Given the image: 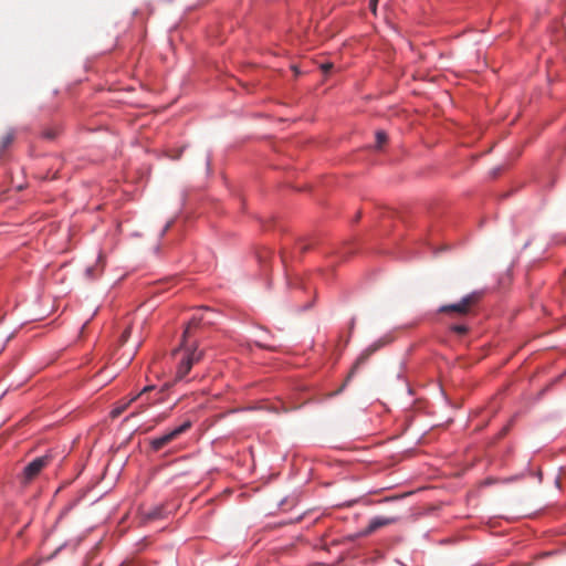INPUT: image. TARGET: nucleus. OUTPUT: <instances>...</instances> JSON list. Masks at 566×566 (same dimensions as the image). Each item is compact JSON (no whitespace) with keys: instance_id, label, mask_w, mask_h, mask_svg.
<instances>
[{"instance_id":"obj_1","label":"nucleus","mask_w":566,"mask_h":566,"mask_svg":"<svg viewBox=\"0 0 566 566\" xmlns=\"http://www.w3.org/2000/svg\"><path fill=\"white\" fill-rule=\"evenodd\" d=\"M211 313L206 308L200 315H193L182 334L180 347L174 352L176 358L179 359L176 380H184L190 371L193 364L198 363L202 357V352L197 348V340L193 338L196 329L203 324H211L206 314Z\"/></svg>"},{"instance_id":"obj_2","label":"nucleus","mask_w":566,"mask_h":566,"mask_svg":"<svg viewBox=\"0 0 566 566\" xmlns=\"http://www.w3.org/2000/svg\"><path fill=\"white\" fill-rule=\"evenodd\" d=\"M482 296V292H472L462 297L457 303L440 306L438 312L441 314L450 315L453 318H463L472 312V310L481 301Z\"/></svg>"},{"instance_id":"obj_3","label":"nucleus","mask_w":566,"mask_h":566,"mask_svg":"<svg viewBox=\"0 0 566 566\" xmlns=\"http://www.w3.org/2000/svg\"><path fill=\"white\" fill-rule=\"evenodd\" d=\"M52 460L53 455L48 453L35 458L30 463H28L22 472V483L29 484L31 481H33L40 474V472L52 462Z\"/></svg>"},{"instance_id":"obj_4","label":"nucleus","mask_w":566,"mask_h":566,"mask_svg":"<svg viewBox=\"0 0 566 566\" xmlns=\"http://www.w3.org/2000/svg\"><path fill=\"white\" fill-rule=\"evenodd\" d=\"M190 427H191V422L185 421L182 424L166 432L165 434L151 439L150 440L151 450L155 452L161 450L164 447L169 444L171 441L176 440L180 434L186 432Z\"/></svg>"},{"instance_id":"obj_5","label":"nucleus","mask_w":566,"mask_h":566,"mask_svg":"<svg viewBox=\"0 0 566 566\" xmlns=\"http://www.w3.org/2000/svg\"><path fill=\"white\" fill-rule=\"evenodd\" d=\"M398 520V516H375L369 521L366 530L363 531V535H370L371 533L376 532L381 527L397 523Z\"/></svg>"},{"instance_id":"obj_6","label":"nucleus","mask_w":566,"mask_h":566,"mask_svg":"<svg viewBox=\"0 0 566 566\" xmlns=\"http://www.w3.org/2000/svg\"><path fill=\"white\" fill-rule=\"evenodd\" d=\"M376 350V347H371V348H368L366 349L365 352H363L360 354V356L356 359V361L354 363V365L352 366L346 379H345V382L343 384V386L339 388V391H342L344 389V387L348 384V381L354 377V375L358 371V369L360 368V366H363L367 360L368 358L370 357V355Z\"/></svg>"},{"instance_id":"obj_7","label":"nucleus","mask_w":566,"mask_h":566,"mask_svg":"<svg viewBox=\"0 0 566 566\" xmlns=\"http://www.w3.org/2000/svg\"><path fill=\"white\" fill-rule=\"evenodd\" d=\"M14 139H15V133L12 129L8 130L0 138V155H2L12 145Z\"/></svg>"},{"instance_id":"obj_8","label":"nucleus","mask_w":566,"mask_h":566,"mask_svg":"<svg viewBox=\"0 0 566 566\" xmlns=\"http://www.w3.org/2000/svg\"><path fill=\"white\" fill-rule=\"evenodd\" d=\"M128 407H129V402H127L126 400L119 401L115 406V408L111 411V417L113 419L119 417L124 411L127 410Z\"/></svg>"},{"instance_id":"obj_9","label":"nucleus","mask_w":566,"mask_h":566,"mask_svg":"<svg viewBox=\"0 0 566 566\" xmlns=\"http://www.w3.org/2000/svg\"><path fill=\"white\" fill-rule=\"evenodd\" d=\"M388 136L384 130H378L376 133V145L377 149H381V147L387 143Z\"/></svg>"},{"instance_id":"obj_10","label":"nucleus","mask_w":566,"mask_h":566,"mask_svg":"<svg viewBox=\"0 0 566 566\" xmlns=\"http://www.w3.org/2000/svg\"><path fill=\"white\" fill-rule=\"evenodd\" d=\"M450 329L458 335H465L469 332V327L464 324H452Z\"/></svg>"},{"instance_id":"obj_11","label":"nucleus","mask_w":566,"mask_h":566,"mask_svg":"<svg viewBox=\"0 0 566 566\" xmlns=\"http://www.w3.org/2000/svg\"><path fill=\"white\" fill-rule=\"evenodd\" d=\"M147 520H156L163 517V507H156L145 513Z\"/></svg>"},{"instance_id":"obj_12","label":"nucleus","mask_w":566,"mask_h":566,"mask_svg":"<svg viewBox=\"0 0 566 566\" xmlns=\"http://www.w3.org/2000/svg\"><path fill=\"white\" fill-rule=\"evenodd\" d=\"M130 333H132L130 326L126 327L125 331L122 333V336L119 339L120 344H125L128 340Z\"/></svg>"},{"instance_id":"obj_13","label":"nucleus","mask_w":566,"mask_h":566,"mask_svg":"<svg viewBox=\"0 0 566 566\" xmlns=\"http://www.w3.org/2000/svg\"><path fill=\"white\" fill-rule=\"evenodd\" d=\"M142 397H143V396H142V394H140V392H138V394H136V395L132 396V397H130L128 400H126V401H127V402H129V406H130L133 402H135L136 400L140 399Z\"/></svg>"},{"instance_id":"obj_14","label":"nucleus","mask_w":566,"mask_h":566,"mask_svg":"<svg viewBox=\"0 0 566 566\" xmlns=\"http://www.w3.org/2000/svg\"><path fill=\"white\" fill-rule=\"evenodd\" d=\"M377 2L378 0H370L369 1V7H370V10L376 13V10H377Z\"/></svg>"},{"instance_id":"obj_15","label":"nucleus","mask_w":566,"mask_h":566,"mask_svg":"<svg viewBox=\"0 0 566 566\" xmlns=\"http://www.w3.org/2000/svg\"><path fill=\"white\" fill-rule=\"evenodd\" d=\"M155 387L154 386H146L142 389V391H139L142 394V396H144L145 394L149 392L150 390H153Z\"/></svg>"},{"instance_id":"obj_16","label":"nucleus","mask_w":566,"mask_h":566,"mask_svg":"<svg viewBox=\"0 0 566 566\" xmlns=\"http://www.w3.org/2000/svg\"><path fill=\"white\" fill-rule=\"evenodd\" d=\"M332 67H333V64H329V63H328V64H323V65H322V69L324 70V72H327V71H328L329 69H332Z\"/></svg>"},{"instance_id":"obj_17","label":"nucleus","mask_w":566,"mask_h":566,"mask_svg":"<svg viewBox=\"0 0 566 566\" xmlns=\"http://www.w3.org/2000/svg\"><path fill=\"white\" fill-rule=\"evenodd\" d=\"M86 275H87L88 277L93 276V268H87V269H86Z\"/></svg>"},{"instance_id":"obj_18","label":"nucleus","mask_w":566,"mask_h":566,"mask_svg":"<svg viewBox=\"0 0 566 566\" xmlns=\"http://www.w3.org/2000/svg\"><path fill=\"white\" fill-rule=\"evenodd\" d=\"M44 135L46 138H50V139L54 138V134L51 132H46Z\"/></svg>"},{"instance_id":"obj_19","label":"nucleus","mask_w":566,"mask_h":566,"mask_svg":"<svg viewBox=\"0 0 566 566\" xmlns=\"http://www.w3.org/2000/svg\"><path fill=\"white\" fill-rule=\"evenodd\" d=\"M300 249L302 252H305L308 249V245L303 244L300 247Z\"/></svg>"},{"instance_id":"obj_20","label":"nucleus","mask_w":566,"mask_h":566,"mask_svg":"<svg viewBox=\"0 0 566 566\" xmlns=\"http://www.w3.org/2000/svg\"><path fill=\"white\" fill-rule=\"evenodd\" d=\"M137 415H138V412H133V413H130L128 417H126V419H125V420H128L129 418L135 417V416H137Z\"/></svg>"},{"instance_id":"obj_21","label":"nucleus","mask_w":566,"mask_h":566,"mask_svg":"<svg viewBox=\"0 0 566 566\" xmlns=\"http://www.w3.org/2000/svg\"><path fill=\"white\" fill-rule=\"evenodd\" d=\"M170 224H171L170 222H168V223L166 224V227H165V229H164L163 233H165V232L169 229Z\"/></svg>"}]
</instances>
